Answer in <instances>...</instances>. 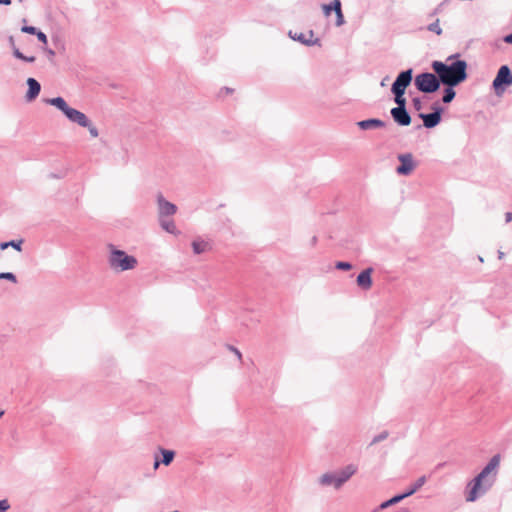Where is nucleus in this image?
Listing matches in <instances>:
<instances>
[{
  "label": "nucleus",
  "mask_w": 512,
  "mask_h": 512,
  "mask_svg": "<svg viewBox=\"0 0 512 512\" xmlns=\"http://www.w3.org/2000/svg\"><path fill=\"white\" fill-rule=\"evenodd\" d=\"M84 128H87L90 135L93 137V138H96L98 137L99 135V132H98V129L97 127L90 121V119L88 120V125L87 126H83Z\"/></svg>",
  "instance_id": "c85d7f7f"
},
{
  "label": "nucleus",
  "mask_w": 512,
  "mask_h": 512,
  "mask_svg": "<svg viewBox=\"0 0 512 512\" xmlns=\"http://www.w3.org/2000/svg\"><path fill=\"white\" fill-rule=\"evenodd\" d=\"M4 414V411L0 410V417H2Z\"/></svg>",
  "instance_id": "49530a36"
},
{
  "label": "nucleus",
  "mask_w": 512,
  "mask_h": 512,
  "mask_svg": "<svg viewBox=\"0 0 512 512\" xmlns=\"http://www.w3.org/2000/svg\"><path fill=\"white\" fill-rule=\"evenodd\" d=\"M28 91L26 93L27 101L34 100L40 93L41 86L40 83L34 78L27 79Z\"/></svg>",
  "instance_id": "2eb2a0df"
},
{
  "label": "nucleus",
  "mask_w": 512,
  "mask_h": 512,
  "mask_svg": "<svg viewBox=\"0 0 512 512\" xmlns=\"http://www.w3.org/2000/svg\"><path fill=\"white\" fill-rule=\"evenodd\" d=\"M333 9L336 13V16H337V20H336V25L337 26H341L344 24V16H343V13H342V10H341V2L340 0H333Z\"/></svg>",
  "instance_id": "4be33fe9"
},
{
  "label": "nucleus",
  "mask_w": 512,
  "mask_h": 512,
  "mask_svg": "<svg viewBox=\"0 0 512 512\" xmlns=\"http://www.w3.org/2000/svg\"><path fill=\"white\" fill-rule=\"evenodd\" d=\"M434 112L429 114L420 113L419 117L423 120V125L430 129L437 126L441 121L442 108L439 106L433 107Z\"/></svg>",
  "instance_id": "6e6552de"
},
{
  "label": "nucleus",
  "mask_w": 512,
  "mask_h": 512,
  "mask_svg": "<svg viewBox=\"0 0 512 512\" xmlns=\"http://www.w3.org/2000/svg\"><path fill=\"white\" fill-rule=\"evenodd\" d=\"M505 221H506V223H509L512 221V212L505 213Z\"/></svg>",
  "instance_id": "58836bf2"
},
{
  "label": "nucleus",
  "mask_w": 512,
  "mask_h": 512,
  "mask_svg": "<svg viewBox=\"0 0 512 512\" xmlns=\"http://www.w3.org/2000/svg\"><path fill=\"white\" fill-rule=\"evenodd\" d=\"M504 41L506 43H509V44H512V33L507 35L505 38H504Z\"/></svg>",
  "instance_id": "ea45409f"
},
{
  "label": "nucleus",
  "mask_w": 512,
  "mask_h": 512,
  "mask_svg": "<svg viewBox=\"0 0 512 512\" xmlns=\"http://www.w3.org/2000/svg\"><path fill=\"white\" fill-rule=\"evenodd\" d=\"M427 29L429 31H431V32L436 33L437 35H441L442 34V29H441L440 24H439V19H437L435 22H433L430 25H428Z\"/></svg>",
  "instance_id": "cd10ccee"
},
{
  "label": "nucleus",
  "mask_w": 512,
  "mask_h": 512,
  "mask_svg": "<svg viewBox=\"0 0 512 512\" xmlns=\"http://www.w3.org/2000/svg\"><path fill=\"white\" fill-rule=\"evenodd\" d=\"M109 255L107 262L109 267L115 272H124L136 268L138 261L133 255H128L125 251L116 248L113 244L108 246Z\"/></svg>",
  "instance_id": "7ed1b4c3"
},
{
  "label": "nucleus",
  "mask_w": 512,
  "mask_h": 512,
  "mask_svg": "<svg viewBox=\"0 0 512 512\" xmlns=\"http://www.w3.org/2000/svg\"><path fill=\"white\" fill-rule=\"evenodd\" d=\"M157 204L159 217L172 216L177 211L176 205L167 201L162 195H158Z\"/></svg>",
  "instance_id": "9d476101"
},
{
  "label": "nucleus",
  "mask_w": 512,
  "mask_h": 512,
  "mask_svg": "<svg viewBox=\"0 0 512 512\" xmlns=\"http://www.w3.org/2000/svg\"><path fill=\"white\" fill-rule=\"evenodd\" d=\"M159 223L162 229L171 234H177V228L172 219H168L166 217H159Z\"/></svg>",
  "instance_id": "6ab92c4d"
},
{
  "label": "nucleus",
  "mask_w": 512,
  "mask_h": 512,
  "mask_svg": "<svg viewBox=\"0 0 512 512\" xmlns=\"http://www.w3.org/2000/svg\"><path fill=\"white\" fill-rule=\"evenodd\" d=\"M358 468L354 464H349L337 472H327L318 478V483L322 487L332 486L339 490L356 472Z\"/></svg>",
  "instance_id": "20e7f679"
},
{
  "label": "nucleus",
  "mask_w": 512,
  "mask_h": 512,
  "mask_svg": "<svg viewBox=\"0 0 512 512\" xmlns=\"http://www.w3.org/2000/svg\"><path fill=\"white\" fill-rule=\"evenodd\" d=\"M357 125L362 130H368V129L382 128L385 126V122L380 119L371 118V119L359 121L357 123Z\"/></svg>",
  "instance_id": "dca6fc26"
},
{
  "label": "nucleus",
  "mask_w": 512,
  "mask_h": 512,
  "mask_svg": "<svg viewBox=\"0 0 512 512\" xmlns=\"http://www.w3.org/2000/svg\"><path fill=\"white\" fill-rule=\"evenodd\" d=\"M504 255H505L504 252L498 251V258L499 259H502L504 257Z\"/></svg>",
  "instance_id": "37998d69"
},
{
  "label": "nucleus",
  "mask_w": 512,
  "mask_h": 512,
  "mask_svg": "<svg viewBox=\"0 0 512 512\" xmlns=\"http://www.w3.org/2000/svg\"><path fill=\"white\" fill-rule=\"evenodd\" d=\"M440 79L435 74L425 72L416 76L415 86L423 93H433L440 87Z\"/></svg>",
  "instance_id": "39448f33"
},
{
  "label": "nucleus",
  "mask_w": 512,
  "mask_h": 512,
  "mask_svg": "<svg viewBox=\"0 0 512 512\" xmlns=\"http://www.w3.org/2000/svg\"><path fill=\"white\" fill-rule=\"evenodd\" d=\"M403 499H405V496L404 494H400V495H396L394 497H392L391 499L383 502L381 505H380V508L381 509H385L391 505H394V504H397L399 503L400 501H402Z\"/></svg>",
  "instance_id": "b1692460"
},
{
  "label": "nucleus",
  "mask_w": 512,
  "mask_h": 512,
  "mask_svg": "<svg viewBox=\"0 0 512 512\" xmlns=\"http://www.w3.org/2000/svg\"><path fill=\"white\" fill-rule=\"evenodd\" d=\"M372 273L371 267L363 270L356 279L357 285L363 290H369L372 287Z\"/></svg>",
  "instance_id": "4468645a"
},
{
  "label": "nucleus",
  "mask_w": 512,
  "mask_h": 512,
  "mask_svg": "<svg viewBox=\"0 0 512 512\" xmlns=\"http://www.w3.org/2000/svg\"><path fill=\"white\" fill-rule=\"evenodd\" d=\"M335 267L338 269V270H344V271H348L352 268V265L349 263V262H337Z\"/></svg>",
  "instance_id": "c756f323"
},
{
  "label": "nucleus",
  "mask_w": 512,
  "mask_h": 512,
  "mask_svg": "<svg viewBox=\"0 0 512 512\" xmlns=\"http://www.w3.org/2000/svg\"><path fill=\"white\" fill-rule=\"evenodd\" d=\"M159 466V461L156 460L155 463H154V468H157Z\"/></svg>",
  "instance_id": "a18cd8bd"
},
{
  "label": "nucleus",
  "mask_w": 512,
  "mask_h": 512,
  "mask_svg": "<svg viewBox=\"0 0 512 512\" xmlns=\"http://www.w3.org/2000/svg\"><path fill=\"white\" fill-rule=\"evenodd\" d=\"M398 160L400 161V165L396 168V172L399 175L407 176L415 169L416 165L411 153L399 154Z\"/></svg>",
  "instance_id": "0eeeda50"
},
{
  "label": "nucleus",
  "mask_w": 512,
  "mask_h": 512,
  "mask_svg": "<svg viewBox=\"0 0 512 512\" xmlns=\"http://www.w3.org/2000/svg\"><path fill=\"white\" fill-rule=\"evenodd\" d=\"M322 8H323L324 14H325L326 16H329V15H330V13H331V11H334V9H333V1L331 2V4H328V5H327V4H325V5H323V6H322Z\"/></svg>",
  "instance_id": "f704fd0d"
},
{
  "label": "nucleus",
  "mask_w": 512,
  "mask_h": 512,
  "mask_svg": "<svg viewBox=\"0 0 512 512\" xmlns=\"http://www.w3.org/2000/svg\"><path fill=\"white\" fill-rule=\"evenodd\" d=\"M65 116L73 123L78 124L79 126H87L89 118L81 111L74 109L72 107L66 112Z\"/></svg>",
  "instance_id": "ddd939ff"
},
{
  "label": "nucleus",
  "mask_w": 512,
  "mask_h": 512,
  "mask_svg": "<svg viewBox=\"0 0 512 512\" xmlns=\"http://www.w3.org/2000/svg\"><path fill=\"white\" fill-rule=\"evenodd\" d=\"M388 437V433L387 432H382L380 433L379 435L375 436L371 442V444H376L380 441H383L385 440L386 438Z\"/></svg>",
  "instance_id": "7c9ffc66"
},
{
  "label": "nucleus",
  "mask_w": 512,
  "mask_h": 512,
  "mask_svg": "<svg viewBox=\"0 0 512 512\" xmlns=\"http://www.w3.org/2000/svg\"><path fill=\"white\" fill-rule=\"evenodd\" d=\"M192 248L195 254H201L209 249V243L205 240L197 239L192 242Z\"/></svg>",
  "instance_id": "aec40b11"
},
{
  "label": "nucleus",
  "mask_w": 512,
  "mask_h": 512,
  "mask_svg": "<svg viewBox=\"0 0 512 512\" xmlns=\"http://www.w3.org/2000/svg\"><path fill=\"white\" fill-rule=\"evenodd\" d=\"M47 53L50 57H53L55 55V52L53 50H48Z\"/></svg>",
  "instance_id": "c03bdc74"
},
{
  "label": "nucleus",
  "mask_w": 512,
  "mask_h": 512,
  "mask_svg": "<svg viewBox=\"0 0 512 512\" xmlns=\"http://www.w3.org/2000/svg\"><path fill=\"white\" fill-rule=\"evenodd\" d=\"M501 461L499 454L494 455L482 471L469 482V491L466 496L468 502H474L480 495L486 493L494 484Z\"/></svg>",
  "instance_id": "f257e3e1"
},
{
  "label": "nucleus",
  "mask_w": 512,
  "mask_h": 512,
  "mask_svg": "<svg viewBox=\"0 0 512 512\" xmlns=\"http://www.w3.org/2000/svg\"><path fill=\"white\" fill-rule=\"evenodd\" d=\"M391 116L393 120L400 126H408L411 123V116L406 108H392Z\"/></svg>",
  "instance_id": "9b49d317"
},
{
  "label": "nucleus",
  "mask_w": 512,
  "mask_h": 512,
  "mask_svg": "<svg viewBox=\"0 0 512 512\" xmlns=\"http://www.w3.org/2000/svg\"><path fill=\"white\" fill-rule=\"evenodd\" d=\"M10 509V504L8 500L3 499L0 500V512H7Z\"/></svg>",
  "instance_id": "2f4dec72"
},
{
  "label": "nucleus",
  "mask_w": 512,
  "mask_h": 512,
  "mask_svg": "<svg viewBox=\"0 0 512 512\" xmlns=\"http://www.w3.org/2000/svg\"><path fill=\"white\" fill-rule=\"evenodd\" d=\"M161 452L163 455L162 463L164 465H169L174 458V452L171 450H165V449H162Z\"/></svg>",
  "instance_id": "a878e982"
},
{
  "label": "nucleus",
  "mask_w": 512,
  "mask_h": 512,
  "mask_svg": "<svg viewBox=\"0 0 512 512\" xmlns=\"http://www.w3.org/2000/svg\"><path fill=\"white\" fill-rule=\"evenodd\" d=\"M34 35H36V36H37V38H38V40H39L40 42H42V43H44V44H46V43H47V41H48V40H47V36H46V34H45V33H43L42 31H38V30H37V31H36V33H35Z\"/></svg>",
  "instance_id": "72a5a7b5"
},
{
  "label": "nucleus",
  "mask_w": 512,
  "mask_h": 512,
  "mask_svg": "<svg viewBox=\"0 0 512 512\" xmlns=\"http://www.w3.org/2000/svg\"><path fill=\"white\" fill-rule=\"evenodd\" d=\"M230 350L234 352V355H236L239 360L242 359V354L237 348L230 347Z\"/></svg>",
  "instance_id": "4c0bfd02"
},
{
  "label": "nucleus",
  "mask_w": 512,
  "mask_h": 512,
  "mask_svg": "<svg viewBox=\"0 0 512 512\" xmlns=\"http://www.w3.org/2000/svg\"><path fill=\"white\" fill-rule=\"evenodd\" d=\"M289 36L293 40H297L307 46H313V45L319 44V39L314 38V33L311 30L308 31L307 33H294V34H292V32L290 31Z\"/></svg>",
  "instance_id": "f8f14e48"
},
{
  "label": "nucleus",
  "mask_w": 512,
  "mask_h": 512,
  "mask_svg": "<svg viewBox=\"0 0 512 512\" xmlns=\"http://www.w3.org/2000/svg\"><path fill=\"white\" fill-rule=\"evenodd\" d=\"M13 55L17 58V59H20V60H24L25 59V55L20 52V50L16 47L13 48Z\"/></svg>",
  "instance_id": "e433bc0d"
},
{
  "label": "nucleus",
  "mask_w": 512,
  "mask_h": 512,
  "mask_svg": "<svg viewBox=\"0 0 512 512\" xmlns=\"http://www.w3.org/2000/svg\"><path fill=\"white\" fill-rule=\"evenodd\" d=\"M412 104L415 110L420 111L422 109V102L419 98H414Z\"/></svg>",
  "instance_id": "c9c22d12"
},
{
  "label": "nucleus",
  "mask_w": 512,
  "mask_h": 512,
  "mask_svg": "<svg viewBox=\"0 0 512 512\" xmlns=\"http://www.w3.org/2000/svg\"><path fill=\"white\" fill-rule=\"evenodd\" d=\"M394 94V101L397 104L395 108H406V99L404 98V94L402 91L391 90Z\"/></svg>",
  "instance_id": "5701e85b"
},
{
  "label": "nucleus",
  "mask_w": 512,
  "mask_h": 512,
  "mask_svg": "<svg viewBox=\"0 0 512 512\" xmlns=\"http://www.w3.org/2000/svg\"><path fill=\"white\" fill-rule=\"evenodd\" d=\"M427 481L426 476L419 477L403 494L405 498L416 493Z\"/></svg>",
  "instance_id": "a211bd4d"
},
{
  "label": "nucleus",
  "mask_w": 512,
  "mask_h": 512,
  "mask_svg": "<svg viewBox=\"0 0 512 512\" xmlns=\"http://www.w3.org/2000/svg\"><path fill=\"white\" fill-rule=\"evenodd\" d=\"M23 243H24L23 239L11 240V241H8V242H2V243H0V249L1 250H5V249H7L9 247H12L15 250L21 252L22 251Z\"/></svg>",
  "instance_id": "412c9836"
},
{
  "label": "nucleus",
  "mask_w": 512,
  "mask_h": 512,
  "mask_svg": "<svg viewBox=\"0 0 512 512\" xmlns=\"http://www.w3.org/2000/svg\"><path fill=\"white\" fill-rule=\"evenodd\" d=\"M23 61L32 63L35 61V57L34 56H25V59Z\"/></svg>",
  "instance_id": "a19ab883"
},
{
  "label": "nucleus",
  "mask_w": 512,
  "mask_h": 512,
  "mask_svg": "<svg viewBox=\"0 0 512 512\" xmlns=\"http://www.w3.org/2000/svg\"><path fill=\"white\" fill-rule=\"evenodd\" d=\"M0 4L10 5L11 4V0H0Z\"/></svg>",
  "instance_id": "79ce46f5"
},
{
  "label": "nucleus",
  "mask_w": 512,
  "mask_h": 512,
  "mask_svg": "<svg viewBox=\"0 0 512 512\" xmlns=\"http://www.w3.org/2000/svg\"><path fill=\"white\" fill-rule=\"evenodd\" d=\"M412 81V69L402 71L392 84L391 90L402 91L405 93V89L410 85Z\"/></svg>",
  "instance_id": "1a4fd4ad"
},
{
  "label": "nucleus",
  "mask_w": 512,
  "mask_h": 512,
  "mask_svg": "<svg viewBox=\"0 0 512 512\" xmlns=\"http://www.w3.org/2000/svg\"><path fill=\"white\" fill-rule=\"evenodd\" d=\"M458 55H451L447 58V63L434 61L432 69L439 77L442 84L455 87L467 78V63L464 60H454Z\"/></svg>",
  "instance_id": "f03ea898"
},
{
  "label": "nucleus",
  "mask_w": 512,
  "mask_h": 512,
  "mask_svg": "<svg viewBox=\"0 0 512 512\" xmlns=\"http://www.w3.org/2000/svg\"><path fill=\"white\" fill-rule=\"evenodd\" d=\"M21 31L23 33L34 35L36 33L37 29L35 27H33V26H23L21 28Z\"/></svg>",
  "instance_id": "473e14b6"
},
{
  "label": "nucleus",
  "mask_w": 512,
  "mask_h": 512,
  "mask_svg": "<svg viewBox=\"0 0 512 512\" xmlns=\"http://www.w3.org/2000/svg\"><path fill=\"white\" fill-rule=\"evenodd\" d=\"M0 280H7L10 281L13 284H17V277L12 272H1L0 273Z\"/></svg>",
  "instance_id": "bb28decb"
},
{
  "label": "nucleus",
  "mask_w": 512,
  "mask_h": 512,
  "mask_svg": "<svg viewBox=\"0 0 512 512\" xmlns=\"http://www.w3.org/2000/svg\"><path fill=\"white\" fill-rule=\"evenodd\" d=\"M455 95H456V93H455L453 87L448 86L444 90V95H443L442 101L444 103H450L454 99Z\"/></svg>",
  "instance_id": "393cba45"
},
{
  "label": "nucleus",
  "mask_w": 512,
  "mask_h": 512,
  "mask_svg": "<svg viewBox=\"0 0 512 512\" xmlns=\"http://www.w3.org/2000/svg\"><path fill=\"white\" fill-rule=\"evenodd\" d=\"M46 103L59 109L64 115L69 110L70 106L62 97H55L46 100Z\"/></svg>",
  "instance_id": "f3484780"
},
{
  "label": "nucleus",
  "mask_w": 512,
  "mask_h": 512,
  "mask_svg": "<svg viewBox=\"0 0 512 512\" xmlns=\"http://www.w3.org/2000/svg\"><path fill=\"white\" fill-rule=\"evenodd\" d=\"M493 88L498 93L499 88L503 85L510 86L512 85V72L510 68L506 65H503L499 68L496 77L493 80Z\"/></svg>",
  "instance_id": "423d86ee"
}]
</instances>
